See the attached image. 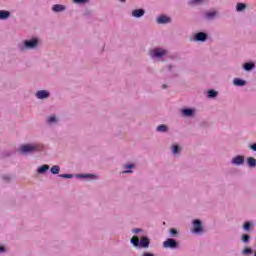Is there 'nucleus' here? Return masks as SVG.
I'll return each instance as SVG.
<instances>
[{
  "label": "nucleus",
  "instance_id": "obj_1",
  "mask_svg": "<svg viewBox=\"0 0 256 256\" xmlns=\"http://www.w3.org/2000/svg\"><path fill=\"white\" fill-rule=\"evenodd\" d=\"M21 153H35L41 151V145L39 144H26L20 147Z\"/></svg>",
  "mask_w": 256,
  "mask_h": 256
},
{
  "label": "nucleus",
  "instance_id": "obj_2",
  "mask_svg": "<svg viewBox=\"0 0 256 256\" xmlns=\"http://www.w3.org/2000/svg\"><path fill=\"white\" fill-rule=\"evenodd\" d=\"M163 247H165V249H175V247H177V241H175V239L168 238L163 242Z\"/></svg>",
  "mask_w": 256,
  "mask_h": 256
},
{
  "label": "nucleus",
  "instance_id": "obj_3",
  "mask_svg": "<svg viewBox=\"0 0 256 256\" xmlns=\"http://www.w3.org/2000/svg\"><path fill=\"white\" fill-rule=\"evenodd\" d=\"M39 41L37 40V38H34L32 40H27L24 42V47H26V49H35V47H37Z\"/></svg>",
  "mask_w": 256,
  "mask_h": 256
},
{
  "label": "nucleus",
  "instance_id": "obj_4",
  "mask_svg": "<svg viewBox=\"0 0 256 256\" xmlns=\"http://www.w3.org/2000/svg\"><path fill=\"white\" fill-rule=\"evenodd\" d=\"M192 233H201L203 231V225L200 220H194Z\"/></svg>",
  "mask_w": 256,
  "mask_h": 256
},
{
  "label": "nucleus",
  "instance_id": "obj_5",
  "mask_svg": "<svg viewBox=\"0 0 256 256\" xmlns=\"http://www.w3.org/2000/svg\"><path fill=\"white\" fill-rule=\"evenodd\" d=\"M167 53V51L161 49V48H156L153 50L152 55L153 57H163V55H165Z\"/></svg>",
  "mask_w": 256,
  "mask_h": 256
},
{
  "label": "nucleus",
  "instance_id": "obj_6",
  "mask_svg": "<svg viewBox=\"0 0 256 256\" xmlns=\"http://www.w3.org/2000/svg\"><path fill=\"white\" fill-rule=\"evenodd\" d=\"M244 162H245V158L240 155H238L232 159V163L234 165H243Z\"/></svg>",
  "mask_w": 256,
  "mask_h": 256
},
{
  "label": "nucleus",
  "instance_id": "obj_7",
  "mask_svg": "<svg viewBox=\"0 0 256 256\" xmlns=\"http://www.w3.org/2000/svg\"><path fill=\"white\" fill-rule=\"evenodd\" d=\"M36 97L38 99H47V97H49V93L45 90H40L36 93Z\"/></svg>",
  "mask_w": 256,
  "mask_h": 256
},
{
  "label": "nucleus",
  "instance_id": "obj_8",
  "mask_svg": "<svg viewBox=\"0 0 256 256\" xmlns=\"http://www.w3.org/2000/svg\"><path fill=\"white\" fill-rule=\"evenodd\" d=\"M144 15H145V10H143V9H136V10L132 11L133 17L139 18V17H143Z\"/></svg>",
  "mask_w": 256,
  "mask_h": 256
},
{
  "label": "nucleus",
  "instance_id": "obj_9",
  "mask_svg": "<svg viewBox=\"0 0 256 256\" xmlns=\"http://www.w3.org/2000/svg\"><path fill=\"white\" fill-rule=\"evenodd\" d=\"M196 41H207V34L200 32L195 35Z\"/></svg>",
  "mask_w": 256,
  "mask_h": 256
},
{
  "label": "nucleus",
  "instance_id": "obj_10",
  "mask_svg": "<svg viewBox=\"0 0 256 256\" xmlns=\"http://www.w3.org/2000/svg\"><path fill=\"white\" fill-rule=\"evenodd\" d=\"M157 23L159 24H163V23H171V18L167 17V16H160L157 19Z\"/></svg>",
  "mask_w": 256,
  "mask_h": 256
},
{
  "label": "nucleus",
  "instance_id": "obj_11",
  "mask_svg": "<svg viewBox=\"0 0 256 256\" xmlns=\"http://www.w3.org/2000/svg\"><path fill=\"white\" fill-rule=\"evenodd\" d=\"M46 171H49V165L44 164L42 166H40L37 170V174L38 175H43V173H46Z\"/></svg>",
  "mask_w": 256,
  "mask_h": 256
},
{
  "label": "nucleus",
  "instance_id": "obj_12",
  "mask_svg": "<svg viewBox=\"0 0 256 256\" xmlns=\"http://www.w3.org/2000/svg\"><path fill=\"white\" fill-rule=\"evenodd\" d=\"M139 246L144 247V248L149 247V238H147V237L141 238L140 242H139Z\"/></svg>",
  "mask_w": 256,
  "mask_h": 256
},
{
  "label": "nucleus",
  "instance_id": "obj_13",
  "mask_svg": "<svg viewBox=\"0 0 256 256\" xmlns=\"http://www.w3.org/2000/svg\"><path fill=\"white\" fill-rule=\"evenodd\" d=\"M52 10L55 13H61V11H65V6L61 5V4H56V5L53 6Z\"/></svg>",
  "mask_w": 256,
  "mask_h": 256
},
{
  "label": "nucleus",
  "instance_id": "obj_14",
  "mask_svg": "<svg viewBox=\"0 0 256 256\" xmlns=\"http://www.w3.org/2000/svg\"><path fill=\"white\" fill-rule=\"evenodd\" d=\"M50 171L53 175H59V171H61V168L59 167V165H54L51 167Z\"/></svg>",
  "mask_w": 256,
  "mask_h": 256
},
{
  "label": "nucleus",
  "instance_id": "obj_15",
  "mask_svg": "<svg viewBox=\"0 0 256 256\" xmlns=\"http://www.w3.org/2000/svg\"><path fill=\"white\" fill-rule=\"evenodd\" d=\"M10 15L9 11L0 10V19H7Z\"/></svg>",
  "mask_w": 256,
  "mask_h": 256
},
{
  "label": "nucleus",
  "instance_id": "obj_16",
  "mask_svg": "<svg viewBox=\"0 0 256 256\" xmlns=\"http://www.w3.org/2000/svg\"><path fill=\"white\" fill-rule=\"evenodd\" d=\"M247 164L249 167H256V159L253 157H249L247 159Z\"/></svg>",
  "mask_w": 256,
  "mask_h": 256
},
{
  "label": "nucleus",
  "instance_id": "obj_17",
  "mask_svg": "<svg viewBox=\"0 0 256 256\" xmlns=\"http://www.w3.org/2000/svg\"><path fill=\"white\" fill-rule=\"evenodd\" d=\"M245 81L244 80H241L239 78H235L234 79V85L238 86V87H243V85H245Z\"/></svg>",
  "mask_w": 256,
  "mask_h": 256
},
{
  "label": "nucleus",
  "instance_id": "obj_18",
  "mask_svg": "<svg viewBox=\"0 0 256 256\" xmlns=\"http://www.w3.org/2000/svg\"><path fill=\"white\" fill-rule=\"evenodd\" d=\"M131 243L134 245V247H139V237L134 236L131 238Z\"/></svg>",
  "mask_w": 256,
  "mask_h": 256
},
{
  "label": "nucleus",
  "instance_id": "obj_19",
  "mask_svg": "<svg viewBox=\"0 0 256 256\" xmlns=\"http://www.w3.org/2000/svg\"><path fill=\"white\" fill-rule=\"evenodd\" d=\"M182 113H183L184 117H191V115H193V110H191V109H184L182 111Z\"/></svg>",
  "mask_w": 256,
  "mask_h": 256
},
{
  "label": "nucleus",
  "instance_id": "obj_20",
  "mask_svg": "<svg viewBox=\"0 0 256 256\" xmlns=\"http://www.w3.org/2000/svg\"><path fill=\"white\" fill-rule=\"evenodd\" d=\"M254 67H255L254 63H246V64H244L245 71H251V69H253Z\"/></svg>",
  "mask_w": 256,
  "mask_h": 256
},
{
  "label": "nucleus",
  "instance_id": "obj_21",
  "mask_svg": "<svg viewBox=\"0 0 256 256\" xmlns=\"http://www.w3.org/2000/svg\"><path fill=\"white\" fill-rule=\"evenodd\" d=\"M215 15H217L216 11H209L206 13L207 19H213V17H215Z\"/></svg>",
  "mask_w": 256,
  "mask_h": 256
},
{
  "label": "nucleus",
  "instance_id": "obj_22",
  "mask_svg": "<svg viewBox=\"0 0 256 256\" xmlns=\"http://www.w3.org/2000/svg\"><path fill=\"white\" fill-rule=\"evenodd\" d=\"M156 130L159 131L160 133H165V131H167V126L163 124L159 125Z\"/></svg>",
  "mask_w": 256,
  "mask_h": 256
},
{
  "label": "nucleus",
  "instance_id": "obj_23",
  "mask_svg": "<svg viewBox=\"0 0 256 256\" xmlns=\"http://www.w3.org/2000/svg\"><path fill=\"white\" fill-rule=\"evenodd\" d=\"M217 94H218V92L215 90L208 91V97H210V98L217 97Z\"/></svg>",
  "mask_w": 256,
  "mask_h": 256
},
{
  "label": "nucleus",
  "instance_id": "obj_24",
  "mask_svg": "<svg viewBox=\"0 0 256 256\" xmlns=\"http://www.w3.org/2000/svg\"><path fill=\"white\" fill-rule=\"evenodd\" d=\"M205 0H190L189 5H199V3H203Z\"/></svg>",
  "mask_w": 256,
  "mask_h": 256
},
{
  "label": "nucleus",
  "instance_id": "obj_25",
  "mask_svg": "<svg viewBox=\"0 0 256 256\" xmlns=\"http://www.w3.org/2000/svg\"><path fill=\"white\" fill-rule=\"evenodd\" d=\"M245 7H247L245 4L238 3L236 9H237V11H243L245 9Z\"/></svg>",
  "mask_w": 256,
  "mask_h": 256
},
{
  "label": "nucleus",
  "instance_id": "obj_26",
  "mask_svg": "<svg viewBox=\"0 0 256 256\" xmlns=\"http://www.w3.org/2000/svg\"><path fill=\"white\" fill-rule=\"evenodd\" d=\"M59 177H62V179H71L73 178V174H61Z\"/></svg>",
  "mask_w": 256,
  "mask_h": 256
},
{
  "label": "nucleus",
  "instance_id": "obj_27",
  "mask_svg": "<svg viewBox=\"0 0 256 256\" xmlns=\"http://www.w3.org/2000/svg\"><path fill=\"white\" fill-rule=\"evenodd\" d=\"M253 253V250L251 248H245L243 251L244 255H251Z\"/></svg>",
  "mask_w": 256,
  "mask_h": 256
},
{
  "label": "nucleus",
  "instance_id": "obj_28",
  "mask_svg": "<svg viewBox=\"0 0 256 256\" xmlns=\"http://www.w3.org/2000/svg\"><path fill=\"white\" fill-rule=\"evenodd\" d=\"M172 153L175 155L176 153H179V146L178 145H174L172 147Z\"/></svg>",
  "mask_w": 256,
  "mask_h": 256
},
{
  "label": "nucleus",
  "instance_id": "obj_29",
  "mask_svg": "<svg viewBox=\"0 0 256 256\" xmlns=\"http://www.w3.org/2000/svg\"><path fill=\"white\" fill-rule=\"evenodd\" d=\"M242 241H243V243H248V242H249V235L244 234V235L242 236Z\"/></svg>",
  "mask_w": 256,
  "mask_h": 256
},
{
  "label": "nucleus",
  "instance_id": "obj_30",
  "mask_svg": "<svg viewBox=\"0 0 256 256\" xmlns=\"http://www.w3.org/2000/svg\"><path fill=\"white\" fill-rule=\"evenodd\" d=\"M244 229H245V231H249V229H251V223L250 222H246L244 224Z\"/></svg>",
  "mask_w": 256,
  "mask_h": 256
},
{
  "label": "nucleus",
  "instance_id": "obj_31",
  "mask_svg": "<svg viewBox=\"0 0 256 256\" xmlns=\"http://www.w3.org/2000/svg\"><path fill=\"white\" fill-rule=\"evenodd\" d=\"M170 233L171 235L175 236V235H178L179 232L177 231V229L171 228Z\"/></svg>",
  "mask_w": 256,
  "mask_h": 256
},
{
  "label": "nucleus",
  "instance_id": "obj_32",
  "mask_svg": "<svg viewBox=\"0 0 256 256\" xmlns=\"http://www.w3.org/2000/svg\"><path fill=\"white\" fill-rule=\"evenodd\" d=\"M48 121L49 123H55V121H57V118H55V116H50Z\"/></svg>",
  "mask_w": 256,
  "mask_h": 256
},
{
  "label": "nucleus",
  "instance_id": "obj_33",
  "mask_svg": "<svg viewBox=\"0 0 256 256\" xmlns=\"http://www.w3.org/2000/svg\"><path fill=\"white\" fill-rule=\"evenodd\" d=\"M73 3H77V4L87 3V0H73Z\"/></svg>",
  "mask_w": 256,
  "mask_h": 256
},
{
  "label": "nucleus",
  "instance_id": "obj_34",
  "mask_svg": "<svg viewBox=\"0 0 256 256\" xmlns=\"http://www.w3.org/2000/svg\"><path fill=\"white\" fill-rule=\"evenodd\" d=\"M126 169H135V165H133V164L127 165Z\"/></svg>",
  "mask_w": 256,
  "mask_h": 256
},
{
  "label": "nucleus",
  "instance_id": "obj_35",
  "mask_svg": "<svg viewBox=\"0 0 256 256\" xmlns=\"http://www.w3.org/2000/svg\"><path fill=\"white\" fill-rule=\"evenodd\" d=\"M80 177H90V178H93V177H95V175L87 174V175H81Z\"/></svg>",
  "mask_w": 256,
  "mask_h": 256
},
{
  "label": "nucleus",
  "instance_id": "obj_36",
  "mask_svg": "<svg viewBox=\"0 0 256 256\" xmlns=\"http://www.w3.org/2000/svg\"><path fill=\"white\" fill-rule=\"evenodd\" d=\"M250 148L252 149V151H256V143L251 145Z\"/></svg>",
  "mask_w": 256,
  "mask_h": 256
},
{
  "label": "nucleus",
  "instance_id": "obj_37",
  "mask_svg": "<svg viewBox=\"0 0 256 256\" xmlns=\"http://www.w3.org/2000/svg\"><path fill=\"white\" fill-rule=\"evenodd\" d=\"M133 233H141V229L137 228L133 230Z\"/></svg>",
  "mask_w": 256,
  "mask_h": 256
},
{
  "label": "nucleus",
  "instance_id": "obj_38",
  "mask_svg": "<svg viewBox=\"0 0 256 256\" xmlns=\"http://www.w3.org/2000/svg\"><path fill=\"white\" fill-rule=\"evenodd\" d=\"M3 251H5V247L0 246V253H3Z\"/></svg>",
  "mask_w": 256,
  "mask_h": 256
},
{
  "label": "nucleus",
  "instance_id": "obj_39",
  "mask_svg": "<svg viewBox=\"0 0 256 256\" xmlns=\"http://www.w3.org/2000/svg\"><path fill=\"white\" fill-rule=\"evenodd\" d=\"M142 256H154V255L151 253H144Z\"/></svg>",
  "mask_w": 256,
  "mask_h": 256
},
{
  "label": "nucleus",
  "instance_id": "obj_40",
  "mask_svg": "<svg viewBox=\"0 0 256 256\" xmlns=\"http://www.w3.org/2000/svg\"><path fill=\"white\" fill-rule=\"evenodd\" d=\"M122 173H133L131 170H125Z\"/></svg>",
  "mask_w": 256,
  "mask_h": 256
},
{
  "label": "nucleus",
  "instance_id": "obj_41",
  "mask_svg": "<svg viewBox=\"0 0 256 256\" xmlns=\"http://www.w3.org/2000/svg\"><path fill=\"white\" fill-rule=\"evenodd\" d=\"M163 89H167V85L166 84L163 85Z\"/></svg>",
  "mask_w": 256,
  "mask_h": 256
},
{
  "label": "nucleus",
  "instance_id": "obj_42",
  "mask_svg": "<svg viewBox=\"0 0 256 256\" xmlns=\"http://www.w3.org/2000/svg\"><path fill=\"white\" fill-rule=\"evenodd\" d=\"M169 70H171V66H169Z\"/></svg>",
  "mask_w": 256,
  "mask_h": 256
},
{
  "label": "nucleus",
  "instance_id": "obj_43",
  "mask_svg": "<svg viewBox=\"0 0 256 256\" xmlns=\"http://www.w3.org/2000/svg\"><path fill=\"white\" fill-rule=\"evenodd\" d=\"M254 256H256V252L254 253Z\"/></svg>",
  "mask_w": 256,
  "mask_h": 256
}]
</instances>
